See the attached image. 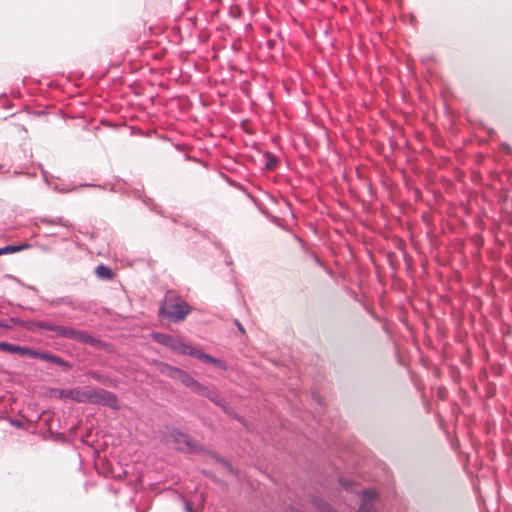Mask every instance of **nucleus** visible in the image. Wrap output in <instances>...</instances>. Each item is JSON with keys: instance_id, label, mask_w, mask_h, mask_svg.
I'll list each match as a JSON object with an SVG mask.
<instances>
[{"instance_id": "4", "label": "nucleus", "mask_w": 512, "mask_h": 512, "mask_svg": "<svg viewBox=\"0 0 512 512\" xmlns=\"http://www.w3.org/2000/svg\"><path fill=\"white\" fill-rule=\"evenodd\" d=\"M33 326L53 331L56 334V336L72 339L81 343L94 342L92 336L88 335L85 331L82 330H76L70 327L54 325L46 322H37L34 323Z\"/></svg>"}, {"instance_id": "16", "label": "nucleus", "mask_w": 512, "mask_h": 512, "mask_svg": "<svg viewBox=\"0 0 512 512\" xmlns=\"http://www.w3.org/2000/svg\"><path fill=\"white\" fill-rule=\"evenodd\" d=\"M314 506L317 507V509L320 512H336L333 508H331L326 502H324L321 499H315Z\"/></svg>"}, {"instance_id": "8", "label": "nucleus", "mask_w": 512, "mask_h": 512, "mask_svg": "<svg viewBox=\"0 0 512 512\" xmlns=\"http://www.w3.org/2000/svg\"><path fill=\"white\" fill-rule=\"evenodd\" d=\"M0 351H5L8 353L19 354L21 356H34V350L28 347H22L14 344H10L7 342H0Z\"/></svg>"}, {"instance_id": "22", "label": "nucleus", "mask_w": 512, "mask_h": 512, "mask_svg": "<svg viewBox=\"0 0 512 512\" xmlns=\"http://www.w3.org/2000/svg\"><path fill=\"white\" fill-rule=\"evenodd\" d=\"M227 469H229L230 471H232V468L229 464L226 465Z\"/></svg>"}, {"instance_id": "23", "label": "nucleus", "mask_w": 512, "mask_h": 512, "mask_svg": "<svg viewBox=\"0 0 512 512\" xmlns=\"http://www.w3.org/2000/svg\"><path fill=\"white\" fill-rule=\"evenodd\" d=\"M4 326L3 323L0 321V327Z\"/></svg>"}, {"instance_id": "15", "label": "nucleus", "mask_w": 512, "mask_h": 512, "mask_svg": "<svg viewBox=\"0 0 512 512\" xmlns=\"http://www.w3.org/2000/svg\"><path fill=\"white\" fill-rule=\"evenodd\" d=\"M27 247H28L27 244L21 245V246L8 245V246L0 248V255L7 254V253L18 252V251H21V250H23L24 248H27Z\"/></svg>"}, {"instance_id": "11", "label": "nucleus", "mask_w": 512, "mask_h": 512, "mask_svg": "<svg viewBox=\"0 0 512 512\" xmlns=\"http://www.w3.org/2000/svg\"><path fill=\"white\" fill-rule=\"evenodd\" d=\"M173 379H176V380L180 381L183 385H185L188 388H190V386L192 385V383L195 380L187 372H185V371H183L181 369H178V371H174V378Z\"/></svg>"}, {"instance_id": "18", "label": "nucleus", "mask_w": 512, "mask_h": 512, "mask_svg": "<svg viewBox=\"0 0 512 512\" xmlns=\"http://www.w3.org/2000/svg\"><path fill=\"white\" fill-rule=\"evenodd\" d=\"M340 483H341V485H342L344 488H346L347 490L351 489L353 492L358 493V490L354 489V488H353V486H352V484H351V483H349L348 481L343 480V481H341Z\"/></svg>"}, {"instance_id": "21", "label": "nucleus", "mask_w": 512, "mask_h": 512, "mask_svg": "<svg viewBox=\"0 0 512 512\" xmlns=\"http://www.w3.org/2000/svg\"><path fill=\"white\" fill-rule=\"evenodd\" d=\"M93 377L96 379V380H100V377L98 375H93Z\"/></svg>"}, {"instance_id": "5", "label": "nucleus", "mask_w": 512, "mask_h": 512, "mask_svg": "<svg viewBox=\"0 0 512 512\" xmlns=\"http://www.w3.org/2000/svg\"><path fill=\"white\" fill-rule=\"evenodd\" d=\"M152 337L159 344L167 346V347L171 348L173 351L180 353V354L190 355V351H192L194 348V347H191L190 345H188L178 339H175L167 334H164V333H154L152 335Z\"/></svg>"}, {"instance_id": "17", "label": "nucleus", "mask_w": 512, "mask_h": 512, "mask_svg": "<svg viewBox=\"0 0 512 512\" xmlns=\"http://www.w3.org/2000/svg\"><path fill=\"white\" fill-rule=\"evenodd\" d=\"M34 353H35L36 355H34V356H30L31 358H40V359H42V360L52 362V357H53V355H50V354H48V353H41V352H38V351H35V350H34Z\"/></svg>"}, {"instance_id": "12", "label": "nucleus", "mask_w": 512, "mask_h": 512, "mask_svg": "<svg viewBox=\"0 0 512 512\" xmlns=\"http://www.w3.org/2000/svg\"><path fill=\"white\" fill-rule=\"evenodd\" d=\"M96 275L102 279H111L113 273L111 269L105 265H98L95 270Z\"/></svg>"}, {"instance_id": "6", "label": "nucleus", "mask_w": 512, "mask_h": 512, "mask_svg": "<svg viewBox=\"0 0 512 512\" xmlns=\"http://www.w3.org/2000/svg\"><path fill=\"white\" fill-rule=\"evenodd\" d=\"M170 437L172 438V442L176 449L182 452L192 453L200 450L199 443L187 434L174 431L171 433Z\"/></svg>"}, {"instance_id": "7", "label": "nucleus", "mask_w": 512, "mask_h": 512, "mask_svg": "<svg viewBox=\"0 0 512 512\" xmlns=\"http://www.w3.org/2000/svg\"><path fill=\"white\" fill-rule=\"evenodd\" d=\"M377 498L375 490L369 489L362 492V502L359 508V512H375L374 500Z\"/></svg>"}, {"instance_id": "1", "label": "nucleus", "mask_w": 512, "mask_h": 512, "mask_svg": "<svg viewBox=\"0 0 512 512\" xmlns=\"http://www.w3.org/2000/svg\"><path fill=\"white\" fill-rule=\"evenodd\" d=\"M54 397L60 399H71L78 403H92L109 406L113 409H119L118 399L115 394L103 389H54Z\"/></svg>"}, {"instance_id": "20", "label": "nucleus", "mask_w": 512, "mask_h": 512, "mask_svg": "<svg viewBox=\"0 0 512 512\" xmlns=\"http://www.w3.org/2000/svg\"><path fill=\"white\" fill-rule=\"evenodd\" d=\"M236 324H237V327H238L239 331H240L241 333H244V331H245V330H244V327L242 326V324H241V323H239V322H236Z\"/></svg>"}, {"instance_id": "2", "label": "nucleus", "mask_w": 512, "mask_h": 512, "mask_svg": "<svg viewBox=\"0 0 512 512\" xmlns=\"http://www.w3.org/2000/svg\"><path fill=\"white\" fill-rule=\"evenodd\" d=\"M191 310L192 308L186 301L174 292L169 291L166 293L164 303L159 309V314L180 322L190 314Z\"/></svg>"}, {"instance_id": "19", "label": "nucleus", "mask_w": 512, "mask_h": 512, "mask_svg": "<svg viewBox=\"0 0 512 512\" xmlns=\"http://www.w3.org/2000/svg\"><path fill=\"white\" fill-rule=\"evenodd\" d=\"M52 362L58 365H66V362L57 356L52 357Z\"/></svg>"}, {"instance_id": "10", "label": "nucleus", "mask_w": 512, "mask_h": 512, "mask_svg": "<svg viewBox=\"0 0 512 512\" xmlns=\"http://www.w3.org/2000/svg\"><path fill=\"white\" fill-rule=\"evenodd\" d=\"M206 397L210 399L213 403L221 407L227 414H233L232 409L226 405L225 400L217 392L209 390Z\"/></svg>"}, {"instance_id": "3", "label": "nucleus", "mask_w": 512, "mask_h": 512, "mask_svg": "<svg viewBox=\"0 0 512 512\" xmlns=\"http://www.w3.org/2000/svg\"><path fill=\"white\" fill-rule=\"evenodd\" d=\"M33 326L53 331L56 334V336L72 339L81 343L94 342L92 336L88 335L85 331L82 330H76L70 327L54 325L46 322H37L34 323Z\"/></svg>"}, {"instance_id": "9", "label": "nucleus", "mask_w": 512, "mask_h": 512, "mask_svg": "<svg viewBox=\"0 0 512 512\" xmlns=\"http://www.w3.org/2000/svg\"><path fill=\"white\" fill-rule=\"evenodd\" d=\"M190 355L205 362V363L213 364L221 369H226L224 362H222L219 359L214 358L213 356H210V355L202 352L201 350H199L197 348H193V350L190 351Z\"/></svg>"}, {"instance_id": "14", "label": "nucleus", "mask_w": 512, "mask_h": 512, "mask_svg": "<svg viewBox=\"0 0 512 512\" xmlns=\"http://www.w3.org/2000/svg\"><path fill=\"white\" fill-rule=\"evenodd\" d=\"M158 369L162 374L168 375L171 378H174V371H178L179 368L172 367L165 363H159Z\"/></svg>"}, {"instance_id": "13", "label": "nucleus", "mask_w": 512, "mask_h": 512, "mask_svg": "<svg viewBox=\"0 0 512 512\" xmlns=\"http://www.w3.org/2000/svg\"><path fill=\"white\" fill-rule=\"evenodd\" d=\"M190 389L194 393H196L198 395H201V396H204V397H206V395L208 394V392L210 390L208 387H206L205 385L201 384L197 380H194V382L190 386Z\"/></svg>"}]
</instances>
